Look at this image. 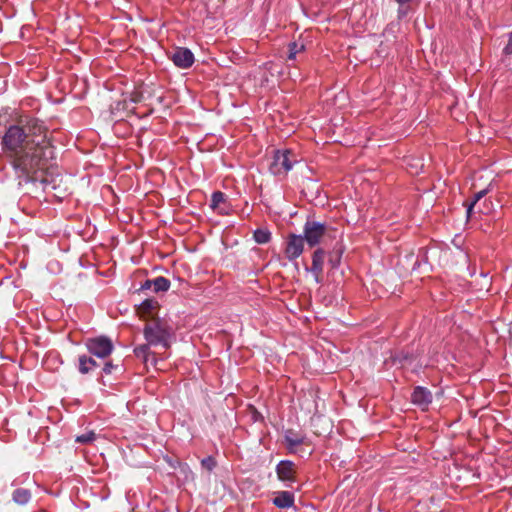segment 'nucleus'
<instances>
[{
    "instance_id": "7ed1b4c3",
    "label": "nucleus",
    "mask_w": 512,
    "mask_h": 512,
    "mask_svg": "<svg viewBox=\"0 0 512 512\" xmlns=\"http://www.w3.org/2000/svg\"><path fill=\"white\" fill-rule=\"evenodd\" d=\"M296 162L297 160L290 150H277L274 153L269 170L276 176L286 175Z\"/></svg>"
},
{
    "instance_id": "dca6fc26",
    "label": "nucleus",
    "mask_w": 512,
    "mask_h": 512,
    "mask_svg": "<svg viewBox=\"0 0 512 512\" xmlns=\"http://www.w3.org/2000/svg\"><path fill=\"white\" fill-rule=\"evenodd\" d=\"M31 499V492L25 488H17L12 493V500L18 505H25Z\"/></svg>"
},
{
    "instance_id": "6ab92c4d",
    "label": "nucleus",
    "mask_w": 512,
    "mask_h": 512,
    "mask_svg": "<svg viewBox=\"0 0 512 512\" xmlns=\"http://www.w3.org/2000/svg\"><path fill=\"white\" fill-rule=\"evenodd\" d=\"M151 283H153V290L156 293L166 292L170 288V281L163 276L156 277Z\"/></svg>"
},
{
    "instance_id": "c85d7f7f",
    "label": "nucleus",
    "mask_w": 512,
    "mask_h": 512,
    "mask_svg": "<svg viewBox=\"0 0 512 512\" xmlns=\"http://www.w3.org/2000/svg\"><path fill=\"white\" fill-rule=\"evenodd\" d=\"M481 276L484 278L487 285H490L489 280L487 279V274L481 273Z\"/></svg>"
},
{
    "instance_id": "f8f14e48",
    "label": "nucleus",
    "mask_w": 512,
    "mask_h": 512,
    "mask_svg": "<svg viewBox=\"0 0 512 512\" xmlns=\"http://www.w3.org/2000/svg\"><path fill=\"white\" fill-rule=\"evenodd\" d=\"M294 494L289 491H279L273 499V504L281 509L290 508L294 505Z\"/></svg>"
},
{
    "instance_id": "393cba45",
    "label": "nucleus",
    "mask_w": 512,
    "mask_h": 512,
    "mask_svg": "<svg viewBox=\"0 0 512 512\" xmlns=\"http://www.w3.org/2000/svg\"><path fill=\"white\" fill-rule=\"evenodd\" d=\"M157 305H158V302L156 300H154V299H145L140 304V310L143 311V312H150L153 309H155Z\"/></svg>"
},
{
    "instance_id": "7c9ffc66",
    "label": "nucleus",
    "mask_w": 512,
    "mask_h": 512,
    "mask_svg": "<svg viewBox=\"0 0 512 512\" xmlns=\"http://www.w3.org/2000/svg\"><path fill=\"white\" fill-rule=\"evenodd\" d=\"M399 14H404V11H402V9H399Z\"/></svg>"
},
{
    "instance_id": "a211bd4d",
    "label": "nucleus",
    "mask_w": 512,
    "mask_h": 512,
    "mask_svg": "<svg viewBox=\"0 0 512 512\" xmlns=\"http://www.w3.org/2000/svg\"><path fill=\"white\" fill-rule=\"evenodd\" d=\"M305 51V45L302 42H290L288 44V61H294L297 55Z\"/></svg>"
},
{
    "instance_id": "2eb2a0df",
    "label": "nucleus",
    "mask_w": 512,
    "mask_h": 512,
    "mask_svg": "<svg viewBox=\"0 0 512 512\" xmlns=\"http://www.w3.org/2000/svg\"><path fill=\"white\" fill-rule=\"evenodd\" d=\"M226 203V195L221 191H214L211 195L210 208L213 210H218L223 213L225 208L222 207V204Z\"/></svg>"
},
{
    "instance_id": "f257e3e1",
    "label": "nucleus",
    "mask_w": 512,
    "mask_h": 512,
    "mask_svg": "<svg viewBox=\"0 0 512 512\" xmlns=\"http://www.w3.org/2000/svg\"><path fill=\"white\" fill-rule=\"evenodd\" d=\"M42 129L37 119L26 118L10 125L2 137V151L19 176L35 173L54 158V148L48 141L35 142L29 137L40 134Z\"/></svg>"
},
{
    "instance_id": "bb28decb",
    "label": "nucleus",
    "mask_w": 512,
    "mask_h": 512,
    "mask_svg": "<svg viewBox=\"0 0 512 512\" xmlns=\"http://www.w3.org/2000/svg\"><path fill=\"white\" fill-rule=\"evenodd\" d=\"M504 54L512 55V31L508 34V43L503 49Z\"/></svg>"
},
{
    "instance_id": "f3484780",
    "label": "nucleus",
    "mask_w": 512,
    "mask_h": 512,
    "mask_svg": "<svg viewBox=\"0 0 512 512\" xmlns=\"http://www.w3.org/2000/svg\"><path fill=\"white\" fill-rule=\"evenodd\" d=\"M343 252H344L343 245L340 243H337L329 256V264L331 265V267L333 269H336L339 267Z\"/></svg>"
},
{
    "instance_id": "9d476101",
    "label": "nucleus",
    "mask_w": 512,
    "mask_h": 512,
    "mask_svg": "<svg viewBox=\"0 0 512 512\" xmlns=\"http://www.w3.org/2000/svg\"><path fill=\"white\" fill-rule=\"evenodd\" d=\"M325 251L322 248H318L312 255V266L306 267V271H311L314 275V279L317 283L321 282V273L323 271Z\"/></svg>"
},
{
    "instance_id": "a878e982",
    "label": "nucleus",
    "mask_w": 512,
    "mask_h": 512,
    "mask_svg": "<svg viewBox=\"0 0 512 512\" xmlns=\"http://www.w3.org/2000/svg\"><path fill=\"white\" fill-rule=\"evenodd\" d=\"M121 368L118 365H114L111 362H106L103 367V373L106 375L112 374L114 371H120Z\"/></svg>"
},
{
    "instance_id": "cd10ccee",
    "label": "nucleus",
    "mask_w": 512,
    "mask_h": 512,
    "mask_svg": "<svg viewBox=\"0 0 512 512\" xmlns=\"http://www.w3.org/2000/svg\"><path fill=\"white\" fill-rule=\"evenodd\" d=\"M152 280H146L142 285H141V290H147V289H151L153 288V283H151Z\"/></svg>"
},
{
    "instance_id": "1a4fd4ad",
    "label": "nucleus",
    "mask_w": 512,
    "mask_h": 512,
    "mask_svg": "<svg viewBox=\"0 0 512 512\" xmlns=\"http://www.w3.org/2000/svg\"><path fill=\"white\" fill-rule=\"evenodd\" d=\"M304 238L302 235H291L287 241L285 255L290 260H296L303 252Z\"/></svg>"
},
{
    "instance_id": "5701e85b",
    "label": "nucleus",
    "mask_w": 512,
    "mask_h": 512,
    "mask_svg": "<svg viewBox=\"0 0 512 512\" xmlns=\"http://www.w3.org/2000/svg\"><path fill=\"white\" fill-rule=\"evenodd\" d=\"M487 193V190L484 189V190H481L477 193L474 194V198L472 200V202L467 206V209H466V214H467V217H470L471 215V212L473 210V207L474 205L480 200L482 199Z\"/></svg>"
},
{
    "instance_id": "39448f33",
    "label": "nucleus",
    "mask_w": 512,
    "mask_h": 512,
    "mask_svg": "<svg viewBox=\"0 0 512 512\" xmlns=\"http://www.w3.org/2000/svg\"><path fill=\"white\" fill-rule=\"evenodd\" d=\"M326 232L327 226L324 223L308 219L304 224L302 237L310 247H315Z\"/></svg>"
},
{
    "instance_id": "c756f323",
    "label": "nucleus",
    "mask_w": 512,
    "mask_h": 512,
    "mask_svg": "<svg viewBox=\"0 0 512 512\" xmlns=\"http://www.w3.org/2000/svg\"><path fill=\"white\" fill-rule=\"evenodd\" d=\"M400 5H403L407 2H410L411 0H396Z\"/></svg>"
},
{
    "instance_id": "aec40b11",
    "label": "nucleus",
    "mask_w": 512,
    "mask_h": 512,
    "mask_svg": "<svg viewBox=\"0 0 512 512\" xmlns=\"http://www.w3.org/2000/svg\"><path fill=\"white\" fill-rule=\"evenodd\" d=\"M253 238L258 244H266L271 239V233L267 229H256L253 233Z\"/></svg>"
},
{
    "instance_id": "ddd939ff",
    "label": "nucleus",
    "mask_w": 512,
    "mask_h": 512,
    "mask_svg": "<svg viewBox=\"0 0 512 512\" xmlns=\"http://www.w3.org/2000/svg\"><path fill=\"white\" fill-rule=\"evenodd\" d=\"M150 344L147 342L146 344L139 345L135 347L134 354L137 358L141 359L144 363H148L150 360V356H152V363L156 364V358L154 354L150 351Z\"/></svg>"
},
{
    "instance_id": "20e7f679",
    "label": "nucleus",
    "mask_w": 512,
    "mask_h": 512,
    "mask_svg": "<svg viewBox=\"0 0 512 512\" xmlns=\"http://www.w3.org/2000/svg\"><path fill=\"white\" fill-rule=\"evenodd\" d=\"M87 350L98 358H106L113 351V342L107 336H97L88 338L85 341Z\"/></svg>"
},
{
    "instance_id": "6e6552de",
    "label": "nucleus",
    "mask_w": 512,
    "mask_h": 512,
    "mask_svg": "<svg viewBox=\"0 0 512 512\" xmlns=\"http://www.w3.org/2000/svg\"><path fill=\"white\" fill-rule=\"evenodd\" d=\"M276 474L280 481L286 482L287 486H291L296 481V466L290 460H281L276 466Z\"/></svg>"
},
{
    "instance_id": "423d86ee",
    "label": "nucleus",
    "mask_w": 512,
    "mask_h": 512,
    "mask_svg": "<svg viewBox=\"0 0 512 512\" xmlns=\"http://www.w3.org/2000/svg\"><path fill=\"white\" fill-rule=\"evenodd\" d=\"M169 59L173 62V64L181 69L190 68L194 61V54L192 51L185 47H177L170 55Z\"/></svg>"
},
{
    "instance_id": "412c9836",
    "label": "nucleus",
    "mask_w": 512,
    "mask_h": 512,
    "mask_svg": "<svg viewBox=\"0 0 512 512\" xmlns=\"http://www.w3.org/2000/svg\"><path fill=\"white\" fill-rule=\"evenodd\" d=\"M415 359L412 353L400 351L393 356L394 363L404 365L405 363H411Z\"/></svg>"
},
{
    "instance_id": "b1692460",
    "label": "nucleus",
    "mask_w": 512,
    "mask_h": 512,
    "mask_svg": "<svg viewBox=\"0 0 512 512\" xmlns=\"http://www.w3.org/2000/svg\"><path fill=\"white\" fill-rule=\"evenodd\" d=\"M96 434L93 431L86 432L76 437L75 441L81 444H88L95 440Z\"/></svg>"
},
{
    "instance_id": "f03ea898",
    "label": "nucleus",
    "mask_w": 512,
    "mask_h": 512,
    "mask_svg": "<svg viewBox=\"0 0 512 512\" xmlns=\"http://www.w3.org/2000/svg\"><path fill=\"white\" fill-rule=\"evenodd\" d=\"M143 335L151 346L161 345L164 348H169L173 330L167 324L161 321H155L145 325Z\"/></svg>"
},
{
    "instance_id": "0eeeda50",
    "label": "nucleus",
    "mask_w": 512,
    "mask_h": 512,
    "mask_svg": "<svg viewBox=\"0 0 512 512\" xmlns=\"http://www.w3.org/2000/svg\"><path fill=\"white\" fill-rule=\"evenodd\" d=\"M432 400L433 395L426 387L416 386L411 393V402L423 411L428 410Z\"/></svg>"
},
{
    "instance_id": "4468645a",
    "label": "nucleus",
    "mask_w": 512,
    "mask_h": 512,
    "mask_svg": "<svg viewBox=\"0 0 512 512\" xmlns=\"http://www.w3.org/2000/svg\"><path fill=\"white\" fill-rule=\"evenodd\" d=\"M78 362V370L82 374H87L88 372H90L91 370L98 366V363L93 358L87 355L79 356Z\"/></svg>"
},
{
    "instance_id": "9b49d317",
    "label": "nucleus",
    "mask_w": 512,
    "mask_h": 512,
    "mask_svg": "<svg viewBox=\"0 0 512 512\" xmlns=\"http://www.w3.org/2000/svg\"><path fill=\"white\" fill-rule=\"evenodd\" d=\"M305 439L306 436L303 433L294 431L293 429H288L284 433L286 448L291 453L295 452V448L302 445L305 442Z\"/></svg>"
},
{
    "instance_id": "4be33fe9",
    "label": "nucleus",
    "mask_w": 512,
    "mask_h": 512,
    "mask_svg": "<svg viewBox=\"0 0 512 512\" xmlns=\"http://www.w3.org/2000/svg\"><path fill=\"white\" fill-rule=\"evenodd\" d=\"M217 466V462L213 456H207L201 460V467L208 472H212Z\"/></svg>"
}]
</instances>
